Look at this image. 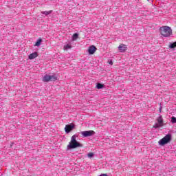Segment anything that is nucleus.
Listing matches in <instances>:
<instances>
[{"label": "nucleus", "instance_id": "nucleus-16", "mask_svg": "<svg viewBox=\"0 0 176 176\" xmlns=\"http://www.w3.org/2000/svg\"><path fill=\"white\" fill-rule=\"evenodd\" d=\"M102 87H104V85H102L101 83H98L97 89H102Z\"/></svg>", "mask_w": 176, "mask_h": 176}, {"label": "nucleus", "instance_id": "nucleus-4", "mask_svg": "<svg viewBox=\"0 0 176 176\" xmlns=\"http://www.w3.org/2000/svg\"><path fill=\"white\" fill-rule=\"evenodd\" d=\"M171 141V135L170 134L166 135L165 137H164L162 139H161L158 144L161 145V146H163L166 145V144H168Z\"/></svg>", "mask_w": 176, "mask_h": 176}, {"label": "nucleus", "instance_id": "nucleus-18", "mask_svg": "<svg viewBox=\"0 0 176 176\" xmlns=\"http://www.w3.org/2000/svg\"><path fill=\"white\" fill-rule=\"evenodd\" d=\"M171 123H176V118L175 117L171 118Z\"/></svg>", "mask_w": 176, "mask_h": 176}, {"label": "nucleus", "instance_id": "nucleus-2", "mask_svg": "<svg viewBox=\"0 0 176 176\" xmlns=\"http://www.w3.org/2000/svg\"><path fill=\"white\" fill-rule=\"evenodd\" d=\"M82 144L76 141V136L73 135L71 138V141L69 144L67 145V148L70 149H75V148H81Z\"/></svg>", "mask_w": 176, "mask_h": 176}, {"label": "nucleus", "instance_id": "nucleus-8", "mask_svg": "<svg viewBox=\"0 0 176 176\" xmlns=\"http://www.w3.org/2000/svg\"><path fill=\"white\" fill-rule=\"evenodd\" d=\"M97 50V48L94 45H91L88 49V52L89 54H94Z\"/></svg>", "mask_w": 176, "mask_h": 176}, {"label": "nucleus", "instance_id": "nucleus-15", "mask_svg": "<svg viewBox=\"0 0 176 176\" xmlns=\"http://www.w3.org/2000/svg\"><path fill=\"white\" fill-rule=\"evenodd\" d=\"M87 156L89 157V159H91V157H93L94 156V153H89L87 154Z\"/></svg>", "mask_w": 176, "mask_h": 176}, {"label": "nucleus", "instance_id": "nucleus-17", "mask_svg": "<svg viewBox=\"0 0 176 176\" xmlns=\"http://www.w3.org/2000/svg\"><path fill=\"white\" fill-rule=\"evenodd\" d=\"M78 34L75 33L74 34H73V40L75 41L76 39H78Z\"/></svg>", "mask_w": 176, "mask_h": 176}, {"label": "nucleus", "instance_id": "nucleus-3", "mask_svg": "<svg viewBox=\"0 0 176 176\" xmlns=\"http://www.w3.org/2000/svg\"><path fill=\"white\" fill-rule=\"evenodd\" d=\"M57 80V76L53 74L52 76L46 74L43 78V82H56Z\"/></svg>", "mask_w": 176, "mask_h": 176}, {"label": "nucleus", "instance_id": "nucleus-5", "mask_svg": "<svg viewBox=\"0 0 176 176\" xmlns=\"http://www.w3.org/2000/svg\"><path fill=\"white\" fill-rule=\"evenodd\" d=\"M157 123L153 125L154 129H159V127H163V126H164V124L163 123V118L162 116L157 118Z\"/></svg>", "mask_w": 176, "mask_h": 176}, {"label": "nucleus", "instance_id": "nucleus-7", "mask_svg": "<svg viewBox=\"0 0 176 176\" xmlns=\"http://www.w3.org/2000/svg\"><path fill=\"white\" fill-rule=\"evenodd\" d=\"M73 129H75V124H67L65 127V131H66V133H70V131H72Z\"/></svg>", "mask_w": 176, "mask_h": 176}, {"label": "nucleus", "instance_id": "nucleus-12", "mask_svg": "<svg viewBox=\"0 0 176 176\" xmlns=\"http://www.w3.org/2000/svg\"><path fill=\"white\" fill-rule=\"evenodd\" d=\"M72 47L71 46V45H69V44H67L66 45H65L64 47H63V49L65 50H67L68 49H71Z\"/></svg>", "mask_w": 176, "mask_h": 176}, {"label": "nucleus", "instance_id": "nucleus-9", "mask_svg": "<svg viewBox=\"0 0 176 176\" xmlns=\"http://www.w3.org/2000/svg\"><path fill=\"white\" fill-rule=\"evenodd\" d=\"M118 50L121 53H123L127 50V47L124 44H120L118 47Z\"/></svg>", "mask_w": 176, "mask_h": 176}, {"label": "nucleus", "instance_id": "nucleus-1", "mask_svg": "<svg viewBox=\"0 0 176 176\" xmlns=\"http://www.w3.org/2000/svg\"><path fill=\"white\" fill-rule=\"evenodd\" d=\"M160 34L164 38H168L173 35V30L168 26H162L160 28Z\"/></svg>", "mask_w": 176, "mask_h": 176}, {"label": "nucleus", "instance_id": "nucleus-6", "mask_svg": "<svg viewBox=\"0 0 176 176\" xmlns=\"http://www.w3.org/2000/svg\"><path fill=\"white\" fill-rule=\"evenodd\" d=\"M82 137H91L94 135L96 132L94 131H85L81 133Z\"/></svg>", "mask_w": 176, "mask_h": 176}, {"label": "nucleus", "instance_id": "nucleus-13", "mask_svg": "<svg viewBox=\"0 0 176 176\" xmlns=\"http://www.w3.org/2000/svg\"><path fill=\"white\" fill-rule=\"evenodd\" d=\"M42 42V39L39 38L35 43L34 46H40L41 43Z\"/></svg>", "mask_w": 176, "mask_h": 176}, {"label": "nucleus", "instance_id": "nucleus-19", "mask_svg": "<svg viewBox=\"0 0 176 176\" xmlns=\"http://www.w3.org/2000/svg\"><path fill=\"white\" fill-rule=\"evenodd\" d=\"M108 63L110 65H113V61H112V60H108Z\"/></svg>", "mask_w": 176, "mask_h": 176}, {"label": "nucleus", "instance_id": "nucleus-11", "mask_svg": "<svg viewBox=\"0 0 176 176\" xmlns=\"http://www.w3.org/2000/svg\"><path fill=\"white\" fill-rule=\"evenodd\" d=\"M52 12H53V10L41 12L42 14H45V16H48V14H52Z\"/></svg>", "mask_w": 176, "mask_h": 176}, {"label": "nucleus", "instance_id": "nucleus-14", "mask_svg": "<svg viewBox=\"0 0 176 176\" xmlns=\"http://www.w3.org/2000/svg\"><path fill=\"white\" fill-rule=\"evenodd\" d=\"M169 47H170V49H174L176 47V41L173 43L172 44L170 45Z\"/></svg>", "mask_w": 176, "mask_h": 176}, {"label": "nucleus", "instance_id": "nucleus-10", "mask_svg": "<svg viewBox=\"0 0 176 176\" xmlns=\"http://www.w3.org/2000/svg\"><path fill=\"white\" fill-rule=\"evenodd\" d=\"M36 57H38V53L34 52L29 55V60H34V58H36Z\"/></svg>", "mask_w": 176, "mask_h": 176}]
</instances>
